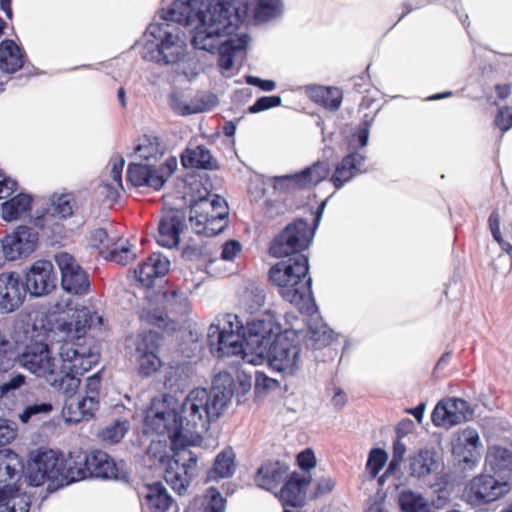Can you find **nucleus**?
<instances>
[{
	"label": "nucleus",
	"mask_w": 512,
	"mask_h": 512,
	"mask_svg": "<svg viewBox=\"0 0 512 512\" xmlns=\"http://www.w3.org/2000/svg\"><path fill=\"white\" fill-rule=\"evenodd\" d=\"M95 347L62 341L59 347V364L46 381L61 392L66 400L74 399L80 379L79 376L90 370L99 361Z\"/></svg>",
	"instance_id": "39448f33"
},
{
	"label": "nucleus",
	"mask_w": 512,
	"mask_h": 512,
	"mask_svg": "<svg viewBox=\"0 0 512 512\" xmlns=\"http://www.w3.org/2000/svg\"><path fill=\"white\" fill-rule=\"evenodd\" d=\"M282 99L280 96H263L256 100V102L248 108L250 113H258L269 108L280 106Z\"/></svg>",
	"instance_id": "6e6d98bb"
},
{
	"label": "nucleus",
	"mask_w": 512,
	"mask_h": 512,
	"mask_svg": "<svg viewBox=\"0 0 512 512\" xmlns=\"http://www.w3.org/2000/svg\"><path fill=\"white\" fill-rule=\"evenodd\" d=\"M236 470L235 453L232 448H225L215 458L213 467L208 471L207 479L217 480L231 477Z\"/></svg>",
	"instance_id": "58836bf2"
},
{
	"label": "nucleus",
	"mask_w": 512,
	"mask_h": 512,
	"mask_svg": "<svg viewBox=\"0 0 512 512\" xmlns=\"http://www.w3.org/2000/svg\"><path fill=\"white\" fill-rule=\"evenodd\" d=\"M333 339V333L326 325L321 327L309 326V341L314 349L327 346Z\"/></svg>",
	"instance_id": "603ef678"
},
{
	"label": "nucleus",
	"mask_w": 512,
	"mask_h": 512,
	"mask_svg": "<svg viewBox=\"0 0 512 512\" xmlns=\"http://www.w3.org/2000/svg\"><path fill=\"white\" fill-rule=\"evenodd\" d=\"M511 490L508 480H497L490 475L474 477L466 489V496L473 504L489 503Z\"/></svg>",
	"instance_id": "2eb2a0df"
},
{
	"label": "nucleus",
	"mask_w": 512,
	"mask_h": 512,
	"mask_svg": "<svg viewBox=\"0 0 512 512\" xmlns=\"http://www.w3.org/2000/svg\"><path fill=\"white\" fill-rule=\"evenodd\" d=\"M185 227V214L180 210L166 212L158 226L157 243L166 248L176 247L180 242V233Z\"/></svg>",
	"instance_id": "b1692460"
},
{
	"label": "nucleus",
	"mask_w": 512,
	"mask_h": 512,
	"mask_svg": "<svg viewBox=\"0 0 512 512\" xmlns=\"http://www.w3.org/2000/svg\"><path fill=\"white\" fill-rule=\"evenodd\" d=\"M55 262L61 273V286L65 291L74 295H82L88 291V275L71 254L57 253Z\"/></svg>",
	"instance_id": "ddd939ff"
},
{
	"label": "nucleus",
	"mask_w": 512,
	"mask_h": 512,
	"mask_svg": "<svg viewBox=\"0 0 512 512\" xmlns=\"http://www.w3.org/2000/svg\"><path fill=\"white\" fill-rule=\"evenodd\" d=\"M281 326L271 310H266L246 322L245 353L249 350L256 353L257 349L270 344L272 337L281 333Z\"/></svg>",
	"instance_id": "9b49d317"
},
{
	"label": "nucleus",
	"mask_w": 512,
	"mask_h": 512,
	"mask_svg": "<svg viewBox=\"0 0 512 512\" xmlns=\"http://www.w3.org/2000/svg\"><path fill=\"white\" fill-rule=\"evenodd\" d=\"M242 245L237 240H229L222 246L221 258L225 261H232L241 252Z\"/></svg>",
	"instance_id": "0e129e2a"
},
{
	"label": "nucleus",
	"mask_w": 512,
	"mask_h": 512,
	"mask_svg": "<svg viewBox=\"0 0 512 512\" xmlns=\"http://www.w3.org/2000/svg\"><path fill=\"white\" fill-rule=\"evenodd\" d=\"M249 36L243 34L237 37H230L228 41L222 43L216 48L219 53L218 65L223 72L229 71L233 67L234 54L238 51L244 50L248 44Z\"/></svg>",
	"instance_id": "c9c22d12"
},
{
	"label": "nucleus",
	"mask_w": 512,
	"mask_h": 512,
	"mask_svg": "<svg viewBox=\"0 0 512 512\" xmlns=\"http://www.w3.org/2000/svg\"><path fill=\"white\" fill-rule=\"evenodd\" d=\"M94 319L97 320L99 325L101 324L102 318L100 316L93 315L88 308L84 307L80 310H76L72 315L71 321L63 324L68 333L74 332V335L69 339V341L88 346L83 336L86 333V330L93 326ZM64 341H68V339H65Z\"/></svg>",
	"instance_id": "c756f323"
},
{
	"label": "nucleus",
	"mask_w": 512,
	"mask_h": 512,
	"mask_svg": "<svg viewBox=\"0 0 512 512\" xmlns=\"http://www.w3.org/2000/svg\"><path fill=\"white\" fill-rule=\"evenodd\" d=\"M365 158L360 153H350L345 156L335 168L330 178L331 183L336 189H340L345 183L349 182L354 176L361 172V166Z\"/></svg>",
	"instance_id": "2f4dec72"
},
{
	"label": "nucleus",
	"mask_w": 512,
	"mask_h": 512,
	"mask_svg": "<svg viewBox=\"0 0 512 512\" xmlns=\"http://www.w3.org/2000/svg\"><path fill=\"white\" fill-rule=\"evenodd\" d=\"M398 502L402 512H435L422 494L411 490L402 491Z\"/></svg>",
	"instance_id": "37998d69"
},
{
	"label": "nucleus",
	"mask_w": 512,
	"mask_h": 512,
	"mask_svg": "<svg viewBox=\"0 0 512 512\" xmlns=\"http://www.w3.org/2000/svg\"><path fill=\"white\" fill-rule=\"evenodd\" d=\"M329 173V164L324 161H317L301 172L275 177L274 183L276 188L286 185L292 189H307L326 179Z\"/></svg>",
	"instance_id": "a211bd4d"
},
{
	"label": "nucleus",
	"mask_w": 512,
	"mask_h": 512,
	"mask_svg": "<svg viewBox=\"0 0 512 512\" xmlns=\"http://www.w3.org/2000/svg\"><path fill=\"white\" fill-rule=\"evenodd\" d=\"M194 12L190 0H176L165 12L164 22L151 24L147 32L159 42H147L144 58L163 65L178 63L185 55L186 43L177 24H189Z\"/></svg>",
	"instance_id": "20e7f679"
},
{
	"label": "nucleus",
	"mask_w": 512,
	"mask_h": 512,
	"mask_svg": "<svg viewBox=\"0 0 512 512\" xmlns=\"http://www.w3.org/2000/svg\"><path fill=\"white\" fill-rule=\"evenodd\" d=\"M130 423L128 420H116L107 425L100 433L101 440L108 444H116L129 431Z\"/></svg>",
	"instance_id": "c03bdc74"
},
{
	"label": "nucleus",
	"mask_w": 512,
	"mask_h": 512,
	"mask_svg": "<svg viewBox=\"0 0 512 512\" xmlns=\"http://www.w3.org/2000/svg\"><path fill=\"white\" fill-rule=\"evenodd\" d=\"M473 410L469 403L460 398H448L440 401L434 408L432 422L443 428H450L471 419Z\"/></svg>",
	"instance_id": "dca6fc26"
},
{
	"label": "nucleus",
	"mask_w": 512,
	"mask_h": 512,
	"mask_svg": "<svg viewBox=\"0 0 512 512\" xmlns=\"http://www.w3.org/2000/svg\"><path fill=\"white\" fill-rule=\"evenodd\" d=\"M313 235L309 223L298 219L274 238L269 250L273 257L282 258L270 268V281L279 288L283 299L306 314L313 312L315 303L308 258L303 251L309 247Z\"/></svg>",
	"instance_id": "f257e3e1"
},
{
	"label": "nucleus",
	"mask_w": 512,
	"mask_h": 512,
	"mask_svg": "<svg viewBox=\"0 0 512 512\" xmlns=\"http://www.w3.org/2000/svg\"><path fill=\"white\" fill-rule=\"evenodd\" d=\"M109 258L118 264L126 265L135 258V255L129 247L117 246L110 250Z\"/></svg>",
	"instance_id": "052dcab7"
},
{
	"label": "nucleus",
	"mask_w": 512,
	"mask_h": 512,
	"mask_svg": "<svg viewBox=\"0 0 512 512\" xmlns=\"http://www.w3.org/2000/svg\"><path fill=\"white\" fill-rule=\"evenodd\" d=\"M167 397L154 398L145 416L147 430L159 435H167L173 444H184L178 410L171 408Z\"/></svg>",
	"instance_id": "1a4fd4ad"
},
{
	"label": "nucleus",
	"mask_w": 512,
	"mask_h": 512,
	"mask_svg": "<svg viewBox=\"0 0 512 512\" xmlns=\"http://www.w3.org/2000/svg\"><path fill=\"white\" fill-rule=\"evenodd\" d=\"M310 483V477H306L300 475L298 473H293L289 479L285 482L284 486L281 488L279 492V500L281 501L284 510L287 509V506H291L293 508L299 507L305 500L306 489ZM291 511H295L294 509H290Z\"/></svg>",
	"instance_id": "bb28decb"
},
{
	"label": "nucleus",
	"mask_w": 512,
	"mask_h": 512,
	"mask_svg": "<svg viewBox=\"0 0 512 512\" xmlns=\"http://www.w3.org/2000/svg\"><path fill=\"white\" fill-rule=\"evenodd\" d=\"M246 326L238 315L227 313L212 324L208 331V344L212 354L217 357L240 355L245 353Z\"/></svg>",
	"instance_id": "6e6552de"
},
{
	"label": "nucleus",
	"mask_w": 512,
	"mask_h": 512,
	"mask_svg": "<svg viewBox=\"0 0 512 512\" xmlns=\"http://www.w3.org/2000/svg\"><path fill=\"white\" fill-rule=\"evenodd\" d=\"M17 360V353L13 348V344L0 338V373H6L11 370Z\"/></svg>",
	"instance_id": "8fccbe9b"
},
{
	"label": "nucleus",
	"mask_w": 512,
	"mask_h": 512,
	"mask_svg": "<svg viewBox=\"0 0 512 512\" xmlns=\"http://www.w3.org/2000/svg\"><path fill=\"white\" fill-rule=\"evenodd\" d=\"M437 453L432 449H421L409 458V474L418 479L436 473L440 468Z\"/></svg>",
	"instance_id": "7c9ffc66"
},
{
	"label": "nucleus",
	"mask_w": 512,
	"mask_h": 512,
	"mask_svg": "<svg viewBox=\"0 0 512 512\" xmlns=\"http://www.w3.org/2000/svg\"><path fill=\"white\" fill-rule=\"evenodd\" d=\"M242 303L251 314L259 311L265 303L264 290L255 286L247 288L242 295Z\"/></svg>",
	"instance_id": "09e8293b"
},
{
	"label": "nucleus",
	"mask_w": 512,
	"mask_h": 512,
	"mask_svg": "<svg viewBox=\"0 0 512 512\" xmlns=\"http://www.w3.org/2000/svg\"><path fill=\"white\" fill-rule=\"evenodd\" d=\"M38 242V234L28 226H18L0 240L5 259L13 261L32 253Z\"/></svg>",
	"instance_id": "f3484780"
},
{
	"label": "nucleus",
	"mask_w": 512,
	"mask_h": 512,
	"mask_svg": "<svg viewBox=\"0 0 512 512\" xmlns=\"http://www.w3.org/2000/svg\"><path fill=\"white\" fill-rule=\"evenodd\" d=\"M146 455L154 464L166 465L165 481L180 495L184 493L197 474V456L188 449H181L171 457L166 442L152 441Z\"/></svg>",
	"instance_id": "423d86ee"
},
{
	"label": "nucleus",
	"mask_w": 512,
	"mask_h": 512,
	"mask_svg": "<svg viewBox=\"0 0 512 512\" xmlns=\"http://www.w3.org/2000/svg\"><path fill=\"white\" fill-rule=\"evenodd\" d=\"M111 171L110 176L112 178L113 183L119 187L123 188L122 186V170L125 165V160L120 155H114L111 157Z\"/></svg>",
	"instance_id": "680f3d73"
},
{
	"label": "nucleus",
	"mask_w": 512,
	"mask_h": 512,
	"mask_svg": "<svg viewBox=\"0 0 512 512\" xmlns=\"http://www.w3.org/2000/svg\"><path fill=\"white\" fill-rule=\"evenodd\" d=\"M24 464L17 453L10 449L0 450V493L21 489Z\"/></svg>",
	"instance_id": "4be33fe9"
},
{
	"label": "nucleus",
	"mask_w": 512,
	"mask_h": 512,
	"mask_svg": "<svg viewBox=\"0 0 512 512\" xmlns=\"http://www.w3.org/2000/svg\"><path fill=\"white\" fill-rule=\"evenodd\" d=\"M288 475V467L278 461L264 463L257 472L256 482L268 491L276 489Z\"/></svg>",
	"instance_id": "473e14b6"
},
{
	"label": "nucleus",
	"mask_w": 512,
	"mask_h": 512,
	"mask_svg": "<svg viewBox=\"0 0 512 512\" xmlns=\"http://www.w3.org/2000/svg\"><path fill=\"white\" fill-rule=\"evenodd\" d=\"M17 435L14 422L0 418V447L9 444Z\"/></svg>",
	"instance_id": "bf43d9fd"
},
{
	"label": "nucleus",
	"mask_w": 512,
	"mask_h": 512,
	"mask_svg": "<svg viewBox=\"0 0 512 512\" xmlns=\"http://www.w3.org/2000/svg\"><path fill=\"white\" fill-rule=\"evenodd\" d=\"M75 208L76 200L73 193H54L47 208V215L59 219H67L73 215Z\"/></svg>",
	"instance_id": "ea45409f"
},
{
	"label": "nucleus",
	"mask_w": 512,
	"mask_h": 512,
	"mask_svg": "<svg viewBox=\"0 0 512 512\" xmlns=\"http://www.w3.org/2000/svg\"><path fill=\"white\" fill-rule=\"evenodd\" d=\"M101 390V375L97 372L86 378L84 396H93L99 399Z\"/></svg>",
	"instance_id": "e2e57ef3"
},
{
	"label": "nucleus",
	"mask_w": 512,
	"mask_h": 512,
	"mask_svg": "<svg viewBox=\"0 0 512 512\" xmlns=\"http://www.w3.org/2000/svg\"><path fill=\"white\" fill-rule=\"evenodd\" d=\"M52 410V405L50 403H33L28 405L23 412L19 415L21 422L27 423L32 416L37 414H46Z\"/></svg>",
	"instance_id": "4d7b16f0"
},
{
	"label": "nucleus",
	"mask_w": 512,
	"mask_h": 512,
	"mask_svg": "<svg viewBox=\"0 0 512 512\" xmlns=\"http://www.w3.org/2000/svg\"><path fill=\"white\" fill-rule=\"evenodd\" d=\"M495 125L503 132L508 131L512 127V108L501 109L495 118Z\"/></svg>",
	"instance_id": "774afa93"
},
{
	"label": "nucleus",
	"mask_w": 512,
	"mask_h": 512,
	"mask_svg": "<svg viewBox=\"0 0 512 512\" xmlns=\"http://www.w3.org/2000/svg\"><path fill=\"white\" fill-rule=\"evenodd\" d=\"M61 458L52 450L39 452L28 462L26 479L30 486L38 487L46 480L57 482L61 476Z\"/></svg>",
	"instance_id": "4468645a"
},
{
	"label": "nucleus",
	"mask_w": 512,
	"mask_h": 512,
	"mask_svg": "<svg viewBox=\"0 0 512 512\" xmlns=\"http://www.w3.org/2000/svg\"><path fill=\"white\" fill-rule=\"evenodd\" d=\"M229 373H219L211 389L196 388L189 392L178 411L183 442L201 438L216 421L238 390Z\"/></svg>",
	"instance_id": "f03ea898"
},
{
	"label": "nucleus",
	"mask_w": 512,
	"mask_h": 512,
	"mask_svg": "<svg viewBox=\"0 0 512 512\" xmlns=\"http://www.w3.org/2000/svg\"><path fill=\"white\" fill-rule=\"evenodd\" d=\"M26 294L18 273L0 274V313L7 314L17 310L23 304Z\"/></svg>",
	"instance_id": "412c9836"
},
{
	"label": "nucleus",
	"mask_w": 512,
	"mask_h": 512,
	"mask_svg": "<svg viewBox=\"0 0 512 512\" xmlns=\"http://www.w3.org/2000/svg\"><path fill=\"white\" fill-rule=\"evenodd\" d=\"M285 334H279L270 341V344L257 349L255 354L266 356L273 369L286 374H293L299 363L300 347Z\"/></svg>",
	"instance_id": "9d476101"
},
{
	"label": "nucleus",
	"mask_w": 512,
	"mask_h": 512,
	"mask_svg": "<svg viewBox=\"0 0 512 512\" xmlns=\"http://www.w3.org/2000/svg\"><path fill=\"white\" fill-rule=\"evenodd\" d=\"M139 363V373L142 376H150L161 366V360L158 354L137 355Z\"/></svg>",
	"instance_id": "5fc2aeb1"
},
{
	"label": "nucleus",
	"mask_w": 512,
	"mask_h": 512,
	"mask_svg": "<svg viewBox=\"0 0 512 512\" xmlns=\"http://www.w3.org/2000/svg\"><path fill=\"white\" fill-rule=\"evenodd\" d=\"M88 459V454L83 451L71 452L65 460L61 458L59 486L89 477Z\"/></svg>",
	"instance_id": "a878e982"
},
{
	"label": "nucleus",
	"mask_w": 512,
	"mask_h": 512,
	"mask_svg": "<svg viewBox=\"0 0 512 512\" xmlns=\"http://www.w3.org/2000/svg\"><path fill=\"white\" fill-rule=\"evenodd\" d=\"M140 495L143 503L151 512H177V504L161 482H154L143 487Z\"/></svg>",
	"instance_id": "393cba45"
},
{
	"label": "nucleus",
	"mask_w": 512,
	"mask_h": 512,
	"mask_svg": "<svg viewBox=\"0 0 512 512\" xmlns=\"http://www.w3.org/2000/svg\"><path fill=\"white\" fill-rule=\"evenodd\" d=\"M170 267V261L160 253H152L148 259L135 269L137 280L144 287H151L155 278L164 276Z\"/></svg>",
	"instance_id": "cd10ccee"
},
{
	"label": "nucleus",
	"mask_w": 512,
	"mask_h": 512,
	"mask_svg": "<svg viewBox=\"0 0 512 512\" xmlns=\"http://www.w3.org/2000/svg\"><path fill=\"white\" fill-rule=\"evenodd\" d=\"M169 104L175 113L183 116L201 113L210 109V106L206 103L192 105L186 104L181 100L177 93H172L169 96Z\"/></svg>",
	"instance_id": "de8ad7c7"
},
{
	"label": "nucleus",
	"mask_w": 512,
	"mask_h": 512,
	"mask_svg": "<svg viewBox=\"0 0 512 512\" xmlns=\"http://www.w3.org/2000/svg\"><path fill=\"white\" fill-rule=\"evenodd\" d=\"M181 162L185 168L214 170L218 168L217 160L209 149L203 145L187 148L181 155Z\"/></svg>",
	"instance_id": "72a5a7b5"
},
{
	"label": "nucleus",
	"mask_w": 512,
	"mask_h": 512,
	"mask_svg": "<svg viewBox=\"0 0 512 512\" xmlns=\"http://www.w3.org/2000/svg\"><path fill=\"white\" fill-rule=\"evenodd\" d=\"M248 6L244 0H211L196 14L198 23L192 30L191 43L199 50L215 53L244 21Z\"/></svg>",
	"instance_id": "7ed1b4c3"
},
{
	"label": "nucleus",
	"mask_w": 512,
	"mask_h": 512,
	"mask_svg": "<svg viewBox=\"0 0 512 512\" xmlns=\"http://www.w3.org/2000/svg\"><path fill=\"white\" fill-rule=\"evenodd\" d=\"M161 337L155 331H147L139 335L136 353L137 355L158 354Z\"/></svg>",
	"instance_id": "49530a36"
},
{
	"label": "nucleus",
	"mask_w": 512,
	"mask_h": 512,
	"mask_svg": "<svg viewBox=\"0 0 512 512\" xmlns=\"http://www.w3.org/2000/svg\"><path fill=\"white\" fill-rule=\"evenodd\" d=\"M486 465L502 480H507L506 477L512 472V451L500 446L490 447L486 455Z\"/></svg>",
	"instance_id": "f704fd0d"
},
{
	"label": "nucleus",
	"mask_w": 512,
	"mask_h": 512,
	"mask_svg": "<svg viewBox=\"0 0 512 512\" xmlns=\"http://www.w3.org/2000/svg\"><path fill=\"white\" fill-rule=\"evenodd\" d=\"M25 383V376L22 374H16L11 376L7 381L0 385V394L6 395L11 391L20 388Z\"/></svg>",
	"instance_id": "69168bd1"
},
{
	"label": "nucleus",
	"mask_w": 512,
	"mask_h": 512,
	"mask_svg": "<svg viewBox=\"0 0 512 512\" xmlns=\"http://www.w3.org/2000/svg\"><path fill=\"white\" fill-rule=\"evenodd\" d=\"M31 197L20 193L2 204V218L14 221L26 215L31 208Z\"/></svg>",
	"instance_id": "79ce46f5"
},
{
	"label": "nucleus",
	"mask_w": 512,
	"mask_h": 512,
	"mask_svg": "<svg viewBox=\"0 0 512 512\" xmlns=\"http://www.w3.org/2000/svg\"><path fill=\"white\" fill-rule=\"evenodd\" d=\"M56 286L54 267L51 261L38 260L28 270L24 287L33 296L48 294Z\"/></svg>",
	"instance_id": "aec40b11"
},
{
	"label": "nucleus",
	"mask_w": 512,
	"mask_h": 512,
	"mask_svg": "<svg viewBox=\"0 0 512 512\" xmlns=\"http://www.w3.org/2000/svg\"><path fill=\"white\" fill-rule=\"evenodd\" d=\"M167 307L174 313L183 315L188 310V298L178 289L165 293Z\"/></svg>",
	"instance_id": "3c124183"
},
{
	"label": "nucleus",
	"mask_w": 512,
	"mask_h": 512,
	"mask_svg": "<svg viewBox=\"0 0 512 512\" xmlns=\"http://www.w3.org/2000/svg\"><path fill=\"white\" fill-rule=\"evenodd\" d=\"M281 0H259L254 9V17L257 21H268L282 13Z\"/></svg>",
	"instance_id": "a18cd8bd"
},
{
	"label": "nucleus",
	"mask_w": 512,
	"mask_h": 512,
	"mask_svg": "<svg viewBox=\"0 0 512 512\" xmlns=\"http://www.w3.org/2000/svg\"><path fill=\"white\" fill-rule=\"evenodd\" d=\"M148 147L138 145L135 152L147 163H130L127 169V180L135 187L147 186L155 190L162 188L161 176H157L156 168L148 163L150 156L145 152Z\"/></svg>",
	"instance_id": "5701e85b"
},
{
	"label": "nucleus",
	"mask_w": 512,
	"mask_h": 512,
	"mask_svg": "<svg viewBox=\"0 0 512 512\" xmlns=\"http://www.w3.org/2000/svg\"><path fill=\"white\" fill-rule=\"evenodd\" d=\"M308 96L325 108L336 111L342 103V93L338 88L324 86H309L306 89Z\"/></svg>",
	"instance_id": "4c0bfd02"
},
{
	"label": "nucleus",
	"mask_w": 512,
	"mask_h": 512,
	"mask_svg": "<svg viewBox=\"0 0 512 512\" xmlns=\"http://www.w3.org/2000/svg\"><path fill=\"white\" fill-rule=\"evenodd\" d=\"M24 54L13 40H4L0 44V69L14 73L23 66Z\"/></svg>",
	"instance_id": "e433bc0d"
},
{
	"label": "nucleus",
	"mask_w": 512,
	"mask_h": 512,
	"mask_svg": "<svg viewBox=\"0 0 512 512\" xmlns=\"http://www.w3.org/2000/svg\"><path fill=\"white\" fill-rule=\"evenodd\" d=\"M99 405V399L93 396L65 400L63 414L68 422L78 423L91 419L99 409Z\"/></svg>",
	"instance_id": "c85d7f7f"
},
{
	"label": "nucleus",
	"mask_w": 512,
	"mask_h": 512,
	"mask_svg": "<svg viewBox=\"0 0 512 512\" xmlns=\"http://www.w3.org/2000/svg\"><path fill=\"white\" fill-rule=\"evenodd\" d=\"M18 363L37 377L48 378L60 363L51 357L49 347L43 341L27 344L22 353L17 354Z\"/></svg>",
	"instance_id": "f8f14e48"
},
{
	"label": "nucleus",
	"mask_w": 512,
	"mask_h": 512,
	"mask_svg": "<svg viewBox=\"0 0 512 512\" xmlns=\"http://www.w3.org/2000/svg\"><path fill=\"white\" fill-rule=\"evenodd\" d=\"M89 477L128 481L129 472L124 461L115 462L106 452L88 454Z\"/></svg>",
	"instance_id": "6ab92c4d"
},
{
	"label": "nucleus",
	"mask_w": 512,
	"mask_h": 512,
	"mask_svg": "<svg viewBox=\"0 0 512 512\" xmlns=\"http://www.w3.org/2000/svg\"><path fill=\"white\" fill-rule=\"evenodd\" d=\"M229 207L217 194L200 197L190 206L189 221L198 235L215 236L228 226Z\"/></svg>",
	"instance_id": "0eeeda50"
},
{
	"label": "nucleus",
	"mask_w": 512,
	"mask_h": 512,
	"mask_svg": "<svg viewBox=\"0 0 512 512\" xmlns=\"http://www.w3.org/2000/svg\"><path fill=\"white\" fill-rule=\"evenodd\" d=\"M30 505L31 496L21 489L0 493V512H29Z\"/></svg>",
	"instance_id": "a19ab883"
},
{
	"label": "nucleus",
	"mask_w": 512,
	"mask_h": 512,
	"mask_svg": "<svg viewBox=\"0 0 512 512\" xmlns=\"http://www.w3.org/2000/svg\"><path fill=\"white\" fill-rule=\"evenodd\" d=\"M459 441L463 443L468 450L477 451L481 447L480 437L474 428H466L461 431Z\"/></svg>",
	"instance_id": "13d9d810"
},
{
	"label": "nucleus",
	"mask_w": 512,
	"mask_h": 512,
	"mask_svg": "<svg viewBox=\"0 0 512 512\" xmlns=\"http://www.w3.org/2000/svg\"><path fill=\"white\" fill-rule=\"evenodd\" d=\"M388 455L385 450L380 448H374L370 451L366 468L369 471L372 478H375L380 470L384 467Z\"/></svg>",
	"instance_id": "864d4df0"
},
{
	"label": "nucleus",
	"mask_w": 512,
	"mask_h": 512,
	"mask_svg": "<svg viewBox=\"0 0 512 512\" xmlns=\"http://www.w3.org/2000/svg\"><path fill=\"white\" fill-rule=\"evenodd\" d=\"M177 168L175 157L168 158L162 165L156 168L157 176H161L162 186Z\"/></svg>",
	"instance_id": "338daca9"
}]
</instances>
